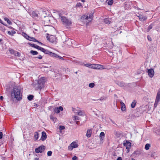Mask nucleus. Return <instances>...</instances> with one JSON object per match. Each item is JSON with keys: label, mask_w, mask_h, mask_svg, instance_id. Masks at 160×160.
Here are the masks:
<instances>
[{"label": "nucleus", "mask_w": 160, "mask_h": 160, "mask_svg": "<svg viewBox=\"0 0 160 160\" xmlns=\"http://www.w3.org/2000/svg\"><path fill=\"white\" fill-rule=\"evenodd\" d=\"M22 93L21 89L18 86H14L12 90L11 97L12 98H15L18 101H20L22 99Z\"/></svg>", "instance_id": "f257e3e1"}, {"label": "nucleus", "mask_w": 160, "mask_h": 160, "mask_svg": "<svg viewBox=\"0 0 160 160\" xmlns=\"http://www.w3.org/2000/svg\"><path fill=\"white\" fill-rule=\"evenodd\" d=\"M45 78L44 77L40 78L38 80H36L33 83V86L36 90H41L44 87L45 82Z\"/></svg>", "instance_id": "f03ea898"}, {"label": "nucleus", "mask_w": 160, "mask_h": 160, "mask_svg": "<svg viewBox=\"0 0 160 160\" xmlns=\"http://www.w3.org/2000/svg\"><path fill=\"white\" fill-rule=\"evenodd\" d=\"M59 18L60 19L62 24L68 28L71 26L72 22L70 19H68L66 17L62 16L60 13L59 14Z\"/></svg>", "instance_id": "7ed1b4c3"}, {"label": "nucleus", "mask_w": 160, "mask_h": 160, "mask_svg": "<svg viewBox=\"0 0 160 160\" xmlns=\"http://www.w3.org/2000/svg\"><path fill=\"white\" fill-rule=\"evenodd\" d=\"M47 40L52 43H56L57 42V38L55 36L51 35L50 37L47 36Z\"/></svg>", "instance_id": "20e7f679"}, {"label": "nucleus", "mask_w": 160, "mask_h": 160, "mask_svg": "<svg viewBox=\"0 0 160 160\" xmlns=\"http://www.w3.org/2000/svg\"><path fill=\"white\" fill-rule=\"evenodd\" d=\"M45 149V147L44 145L40 146L35 149V151L37 153H42Z\"/></svg>", "instance_id": "39448f33"}, {"label": "nucleus", "mask_w": 160, "mask_h": 160, "mask_svg": "<svg viewBox=\"0 0 160 160\" xmlns=\"http://www.w3.org/2000/svg\"><path fill=\"white\" fill-rule=\"evenodd\" d=\"M94 13L91 12V13H88L87 14V17L85 18L86 20H88L89 19H91V21L93 19V18Z\"/></svg>", "instance_id": "423d86ee"}, {"label": "nucleus", "mask_w": 160, "mask_h": 160, "mask_svg": "<svg viewBox=\"0 0 160 160\" xmlns=\"http://www.w3.org/2000/svg\"><path fill=\"white\" fill-rule=\"evenodd\" d=\"M123 145L124 146L126 147V148L128 150H129L131 147V143L129 141H126V142L123 143Z\"/></svg>", "instance_id": "0eeeda50"}, {"label": "nucleus", "mask_w": 160, "mask_h": 160, "mask_svg": "<svg viewBox=\"0 0 160 160\" xmlns=\"http://www.w3.org/2000/svg\"><path fill=\"white\" fill-rule=\"evenodd\" d=\"M63 110V108L62 106H60L59 107L55 108L54 109V111L55 113H58L60 112V111H62Z\"/></svg>", "instance_id": "6e6552de"}, {"label": "nucleus", "mask_w": 160, "mask_h": 160, "mask_svg": "<svg viewBox=\"0 0 160 160\" xmlns=\"http://www.w3.org/2000/svg\"><path fill=\"white\" fill-rule=\"evenodd\" d=\"M47 135L46 132L44 131H43L42 132V136L41 137L40 139L42 141H45L47 138Z\"/></svg>", "instance_id": "1a4fd4ad"}, {"label": "nucleus", "mask_w": 160, "mask_h": 160, "mask_svg": "<svg viewBox=\"0 0 160 160\" xmlns=\"http://www.w3.org/2000/svg\"><path fill=\"white\" fill-rule=\"evenodd\" d=\"M148 75L149 77L152 78L153 77L154 75V71L152 68H150L148 70Z\"/></svg>", "instance_id": "9d476101"}, {"label": "nucleus", "mask_w": 160, "mask_h": 160, "mask_svg": "<svg viewBox=\"0 0 160 160\" xmlns=\"http://www.w3.org/2000/svg\"><path fill=\"white\" fill-rule=\"evenodd\" d=\"M95 69H105L104 66L100 64H93Z\"/></svg>", "instance_id": "9b49d317"}, {"label": "nucleus", "mask_w": 160, "mask_h": 160, "mask_svg": "<svg viewBox=\"0 0 160 160\" xmlns=\"http://www.w3.org/2000/svg\"><path fill=\"white\" fill-rule=\"evenodd\" d=\"M52 54L51 57H55L56 58H58L59 59L62 60H64L63 57L59 56L54 53L53 52Z\"/></svg>", "instance_id": "f8f14e48"}, {"label": "nucleus", "mask_w": 160, "mask_h": 160, "mask_svg": "<svg viewBox=\"0 0 160 160\" xmlns=\"http://www.w3.org/2000/svg\"><path fill=\"white\" fill-rule=\"evenodd\" d=\"M115 83L120 87H123L126 86V85L123 82H120L118 81H115Z\"/></svg>", "instance_id": "ddd939ff"}, {"label": "nucleus", "mask_w": 160, "mask_h": 160, "mask_svg": "<svg viewBox=\"0 0 160 160\" xmlns=\"http://www.w3.org/2000/svg\"><path fill=\"white\" fill-rule=\"evenodd\" d=\"M64 44L67 46L68 47L72 45V42L71 40L68 39L67 40H66L64 42Z\"/></svg>", "instance_id": "4468645a"}, {"label": "nucleus", "mask_w": 160, "mask_h": 160, "mask_svg": "<svg viewBox=\"0 0 160 160\" xmlns=\"http://www.w3.org/2000/svg\"><path fill=\"white\" fill-rule=\"evenodd\" d=\"M44 52L45 54H47L49 55L50 56H51L52 54V52H50L48 50L45 49L42 52Z\"/></svg>", "instance_id": "2eb2a0df"}, {"label": "nucleus", "mask_w": 160, "mask_h": 160, "mask_svg": "<svg viewBox=\"0 0 160 160\" xmlns=\"http://www.w3.org/2000/svg\"><path fill=\"white\" fill-rule=\"evenodd\" d=\"M121 110L122 111H125L126 110V106L123 102L121 103Z\"/></svg>", "instance_id": "dca6fc26"}, {"label": "nucleus", "mask_w": 160, "mask_h": 160, "mask_svg": "<svg viewBox=\"0 0 160 160\" xmlns=\"http://www.w3.org/2000/svg\"><path fill=\"white\" fill-rule=\"evenodd\" d=\"M155 101L159 102L160 101V92H158Z\"/></svg>", "instance_id": "f3484780"}, {"label": "nucleus", "mask_w": 160, "mask_h": 160, "mask_svg": "<svg viewBox=\"0 0 160 160\" xmlns=\"http://www.w3.org/2000/svg\"><path fill=\"white\" fill-rule=\"evenodd\" d=\"M38 12L37 11H34L32 12V16L33 17H38Z\"/></svg>", "instance_id": "a211bd4d"}, {"label": "nucleus", "mask_w": 160, "mask_h": 160, "mask_svg": "<svg viewBox=\"0 0 160 160\" xmlns=\"http://www.w3.org/2000/svg\"><path fill=\"white\" fill-rule=\"evenodd\" d=\"M7 33L9 35L13 36L16 33V32L14 30H12L11 31H8Z\"/></svg>", "instance_id": "6ab92c4d"}, {"label": "nucleus", "mask_w": 160, "mask_h": 160, "mask_svg": "<svg viewBox=\"0 0 160 160\" xmlns=\"http://www.w3.org/2000/svg\"><path fill=\"white\" fill-rule=\"evenodd\" d=\"M105 137V134L104 132H101L100 134V140H102Z\"/></svg>", "instance_id": "aec40b11"}, {"label": "nucleus", "mask_w": 160, "mask_h": 160, "mask_svg": "<svg viewBox=\"0 0 160 160\" xmlns=\"http://www.w3.org/2000/svg\"><path fill=\"white\" fill-rule=\"evenodd\" d=\"M92 131L91 130H88L87 131L86 136L87 137L89 138L91 136Z\"/></svg>", "instance_id": "412c9836"}, {"label": "nucleus", "mask_w": 160, "mask_h": 160, "mask_svg": "<svg viewBox=\"0 0 160 160\" xmlns=\"http://www.w3.org/2000/svg\"><path fill=\"white\" fill-rule=\"evenodd\" d=\"M39 133L37 132H35L34 134V138L35 141L37 140L39 138Z\"/></svg>", "instance_id": "4be33fe9"}, {"label": "nucleus", "mask_w": 160, "mask_h": 160, "mask_svg": "<svg viewBox=\"0 0 160 160\" xmlns=\"http://www.w3.org/2000/svg\"><path fill=\"white\" fill-rule=\"evenodd\" d=\"M71 145L72 146L73 148H76L78 147V144L75 142H73L71 144Z\"/></svg>", "instance_id": "5701e85b"}, {"label": "nucleus", "mask_w": 160, "mask_h": 160, "mask_svg": "<svg viewBox=\"0 0 160 160\" xmlns=\"http://www.w3.org/2000/svg\"><path fill=\"white\" fill-rule=\"evenodd\" d=\"M28 44L30 46H31L33 48H36L37 49H38V48H37V47H39V46H38V45H36L34 44H32L30 42L28 43Z\"/></svg>", "instance_id": "b1692460"}, {"label": "nucleus", "mask_w": 160, "mask_h": 160, "mask_svg": "<svg viewBox=\"0 0 160 160\" xmlns=\"http://www.w3.org/2000/svg\"><path fill=\"white\" fill-rule=\"evenodd\" d=\"M4 19L5 21H7V22L9 25H11L12 24V22L8 18H4Z\"/></svg>", "instance_id": "393cba45"}, {"label": "nucleus", "mask_w": 160, "mask_h": 160, "mask_svg": "<svg viewBox=\"0 0 160 160\" xmlns=\"http://www.w3.org/2000/svg\"><path fill=\"white\" fill-rule=\"evenodd\" d=\"M137 103L136 101L135 100H133L131 104V107L132 108H134L136 105Z\"/></svg>", "instance_id": "a878e982"}, {"label": "nucleus", "mask_w": 160, "mask_h": 160, "mask_svg": "<svg viewBox=\"0 0 160 160\" xmlns=\"http://www.w3.org/2000/svg\"><path fill=\"white\" fill-rule=\"evenodd\" d=\"M34 96L33 95H30L28 96V99L29 101H32L33 99Z\"/></svg>", "instance_id": "bb28decb"}, {"label": "nucleus", "mask_w": 160, "mask_h": 160, "mask_svg": "<svg viewBox=\"0 0 160 160\" xmlns=\"http://www.w3.org/2000/svg\"><path fill=\"white\" fill-rule=\"evenodd\" d=\"M22 35L27 40H28V39L30 38V36L27 35L26 33L25 32L22 33Z\"/></svg>", "instance_id": "cd10ccee"}, {"label": "nucleus", "mask_w": 160, "mask_h": 160, "mask_svg": "<svg viewBox=\"0 0 160 160\" xmlns=\"http://www.w3.org/2000/svg\"><path fill=\"white\" fill-rule=\"evenodd\" d=\"M30 53L33 55H37L38 54V52L36 51L31 50Z\"/></svg>", "instance_id": "c85d7f7f"}, {"label": "nucleus", "mask_w": 160, "mask_h": 160, "mask_svg": "<svg viewBox=\"0 0 160 160\" xmlns=\"http://www.w3.org/2000/svg\"><path fill=\"white\" fill-rule=\"evenodd\" d=\"M154 25L153 23L151 24L148 27V28L147 30V32H148L151 29H152Z\"/></svg>", "instance_id": "c756f323"}, {"label": "nucleus", "mask_w": 160, "mask_h": 160, "mask_svg": "<svg viewBox=\"0 0 160 160\" xmlns=\"http://www.w3.org/2000/svg\"><path fill=\"white\" fill-rule=\"evenodd\" d=\"M114 133L116 136L118 137H120V136L122 135V134L119 132L116 131Z\"/></svg>", "instance_id": "7c9ffc66"}, {"label": "nucleus", "mask_w": 160, "mask_h": 160, "mask_svg": "<svg viewBox=\"0 0 160 160\" xmlns=\"http://www.w3.org/2000/svg\"><path fill=\"white\" fill-rule=\"evenodd\" d=\"M28 40L30 41H32L34 42H38V40L34 38L33 37H30L29 39H28Z\"/></svg>", "instance_id": "2f4dec72"}, {"label": "nucleus", "mask_w": 160, "mask_h": 160, "mask_svg": "<svg viewBox=\"0 0 160 160\" xmlns=\"http://www.w3.org/2000/svg\"><path fill=\"white\" fill-rule=\"evenodd\" d=\"M150 146L151 145L150 144L147 143L145 145V148L146 150H148L149 149Z\"/></svg>", "instance_id": "473e14b6"}, {"label": "nucleus", "mask_w": 160, "mask_h": 160, "mask_svg": "<svg viewBox=\"0 0 160 160\" xmlns=\"http://www.w3.org/2000/svg\"><path fill=\"white\" fill-rule=\"evenodd\" d=\"M113 0H110L107 3L108 5L111 6L113 4Z\"/></svg>", "instance_id": "72a5a7b5"}, {"label": "nucleus", "mask_w": 160, "mask_h": 160, "mask_svg": "<svg viewBox=\"0 0 160 160\" xmlns=\"http://www.w3.org/2000/svg\"><path fill=\"white\" fill-rule=\"evenodd\" d=\"M50 118L53 121H56V120L57 119V118L52 115L50 116Z\"/></svg>", "instance_id": "f704fd0d"}, {"label": "nucleus", "mask_w": 160, "mask_h": 160, "mask_svg": "<svg viewBox=\"0 0 160 160\" xmlns=\"http://www.w3.org/2000/svg\"><path fill=\"white\" fill-rule=\"evenodd\" d=\"M14 55L15 56L20 57V54L19 52L15 51V53H14Z\"/></svg>", "instance_id": "c9c22d12"}, {"label": "nucleus", "mask_w": 160, "mask_h": 160, "mask_svg": "<svg viewBox=\"0 0 160 160\" xmlns=\"http://www.w3.org/2000/svg\"><path fill=\"white\" fill-rule=\"evenodd\" d=\"M104 22L106 24H109L110 22L109 19L108 18L105 19L104 20Z\"/></svg>", "instance_id": "e433bc0d"}, {"label": "nucleus", "mask_w": 160, "mask_h": 160, "mask_svg": "<svg viewBox=\"0 0 160 160\" xmlns=\"http://www.w3.org/2000/svg\"><path fill=\"white\" fill-rule=\"evenodd\" d=\"M95 86V84L93 82H91L89 84V87L90 88H93Z\"/></svg>", "instance_id": "4c0bfd02"}, {"label": "nucleus", "mask_w": 160, "mask_h": 160, "mask_svg": "<svg viewBox=\"0 0 160 160\" xmlns=\"http://www.w3.org/2000/svg\"><path fill=\"white\" fill-rule=\"evenodd\" d=\"M65 128V127L64 126L60 125L59 127V129L60 131L64 130Z\"/></svg>", "instance_id": "58836bf2"}, {"label": "nucleus", "mask_w": 160, "mask_h": 160, "mask_svg": "<svg viewBox=\"0 0 160 160\" xmlns=\"http://www.w3.org/2000/svg\"><path fill=\"white\" fill-rule=\"evenodd\" d=\"M9 52L11 54H13V55H14V53H15V51L13 50V49H9Z\"/></svg>", "instance_id": "ea45409f"}, {"label": "nucleus", "mask_w": 160, "mask_h": 160, "mask_svg": "<svg viewBox=\"0 0 160 160\" xmlns=\"http://www.w3.org/2000/svg\"><path fill=\"white\" fill-rule=\"evenodd\" d=\"M37 48H38L37 49L38 50H40L41 51L43 52V51L45 49L42 48V47H41L40 46H39Z\"/></svg>", "instance_id": "a19ab883"}, {"label": "nucleus", "mask_w": 160, "mask_h": 160, "mask_svg": "<svg viewBox=\"0 0 160 160\" xmlns=\"http://www.w3.org/2000/svg\"><path fill=\"white\" fill-rule=\"evenodd\" d=\"M140 151H135L132 153V155L134 156V154L138 155L140 154Z\"/></svg>", "instance_id": "79ce46f5"}, {"label": "nucleus", "mask_w": 160, "mask_h": 160, "mask_svg": "<svg viewBox=\"0 0 160 160\" xmlns=\"http://www.w3.org/2000/svg\"><path fill=\"white\" fill-rule=\"evenodd\" d=\"M158 102H159L155 101L154 104V108H155L157 107V106L158 103Z\"/></svg>", "instance_id": "37998d69"}, {"label": "nucleus", "mask_w": 160, "mask_h": 160, "mask_svg": "<svg viewBox=\"0 0 160 160\" xmlns=\"http://www.w3.org/2000/svg\"><path fill=\"white\" fill-rule=\"evenodd\" d=\"M158 102H159L155 101L154 104V108H155L157 107V106L158 103Z\"/></svg>", "instance_id": "c03bdc74"}, {"label": "nucleus", "mask_w": 160, "mask_h": 160, "mask_svg": "<svg viewBox=\"0 0 160 160\" xmlns=\"http://www.w3.org/2000/svg\"><path fill=\"white\" fill-rule=\"evenodd\" d=\"M52 154V152L51 151H48L47 152V155L48 156H51Z\"/></svg>", "instance_id": "a18cd8bd"}, {"label": "nucleus", "mask_w": 160, "mask_h": 160, "mask_svg": "<svg viewBox=\"0 0 160 160\" xmlns=\"http://www.w3.org/2000/svg\"><path fill=\"white\" fill-rule=\"evenodd\" d=\"M68 150L71 151L72 150L73 148L70 144V145L68 147Z\"/></svg>", "instance_id": "49530a36"}, {"label": "nucleus", "mask_w": 160, "mask_h": 160, "mask_svg": "<svg viewBox=\"0 0 160 160\" xmlns=\"http://www.w3.org/2000/svg\"><path fill=\"white\" fill-rule=\"evenodd\" d=\"M0 29L3 32H4L5 30V27L3 26V27H0Z\"/></svg>", "instance_id": "de8ad7c7"}, {"label": "nucleus", "mask_w": 160, "mask_h": 160, "mask_svg": "<svg viewBox=\"0 0 160 160\" xmlns=\"http://www.w3.org/2000/svg\"><path fill=\"white\" fill-rule=\"evenodd\" d=\"M86 17H87L86 14L82 15V16H81V19L85 20V18H86Z\"/></svg>", "instance_id": "09e8293b"}, {"label": "nucleus", "mask_w": 160, "mask_h": 160, "mask_svg": "<svg viewBox=\"0 0 160 160\" xmlns=\"http://www.w3.org/2000/svg\"><path fill=\"white\" fill-rule=\"evenodd\" d=\"M82 6V4L80 2H78L77 3L76 5V7H80Z\"/></svg>", "instance_id": "8fccbe9b"}, {"label": "nucleus", "mask_w": 160, "mask_h": 160, "mask_svg": "<svg viewBox=\"0 0 160 160\" xmlns=\"http://www.w3.org/2000/svg\"><path fill=\"white\" fill-rule=\"evenodd\" d=\"M78 115L80 116H83V113L82 111H80L78 112Z\"/></svg>", "instance_id": "3c124183"}, {"label": "nucleus", "mask_w": 160, "mask_h": 160, "mask_svg": "<svg viewBox=\"0 0 160 160\" xmlns=\"http://www.w3.org/2000/svg\"><path fill=\"white\" fill-rule=\"evenodd\" d=\"M138 17H139V19L141 20V21H142V20L143 19V17L142 16V15H139V16H138Z\"/></svg>", "instance_id": "603ef678"}, {"label": "nucleus", "mask_w": 160, "mask_h": 160, "mask_svg": "<svg viewBox=\"0 0 160 160\" xmlns=\"http://www.w3.org/2000/svg\"><path fill=\"white\" fill-rule=\"evenodd\" d=\"M72 160H78V158L77 157L75 156L72 158Z\"/></svg>", "instance_id": "864d4df0"}, {"label": "nucleus", "mask_w": 160, "mask_h": 160, "mask_svg": "<svg viewBox=\"0 0 160 160\" xmlns=\"http://www.w3.org/2000/svg\"><path fill=\"white\" fill-rule=\"evenodd\" d=\"M156 155V153L155 152H152L151 153V157H154V156Z\"/></svg>", "instance_id": "5fc2aeb1"}, {"label": "nucleus", "mask_w": 160, "mask_h": 160, "mask_svg": "<svg viewBox=\"0 0 160 160\" xmlns=\"http://www.w3.org/2000/svg\"><path fill=\"white\" fill-rule=\"evenodd\" d=\"M106 99V98H105L104 97H102L100 98L99 99L100 100H105ZM99 99L97 100H98Z\"/></svg>", "instance_id": "6e6d98bb"}, {"label": "nucleus", "mask_w": 160, "mask_h": 160, "mask_svg": "<svg viewBox=\"0 0 160 160\" xmlns=\"http://www.w3.org/2000/svg\"><path fill=\"white\" fill-rule=\"evenodd\" d=\"M36 58L39 59H41L42 58V56H41V55H39V56L37 57Z\"/></svg>", "instance_id": "4d7b16f0"}, {"label": "nucleus", "mask_w": 160, "mask_h": 160, "mask_svg": "<svg viewBox=\"0 0 160 160\" xmlns=\"http://www.w3.org/2000/svg\"><path fill=\"white\" fill-rule=\"evenodd\" d=\"M2 132H0V139H2Z\"/></svg>", "instance_id": "13d9d810"}, {"label": "nucleus", "mask_w": 160, "mask_h": 160, "mask_svg": "<svg viewBox=\"0 0 160 160\" xmlns=\"http://www.w3.org/2000/svg\"><path fill=\"white\" fill-rule=\"evenodd\" d=\"M91 65H92L90 64H87L85 65V66H86L87 67H91Z\"/></svg>", "instance_id": "bf43d9fd"}, {"label": "nucleus", "mask_w": 160, "mask_h": 160, "mask_svg": "<svg viewBox=\"0 0 160 160\" xmlns=\"http://www.w3.org/2000/svg\"><path fill=\"white\" fill-rule=\"evenodd\" d=\"M147 38H148V40L149 41H151V40H152L151 38V37H149V36H148Z\"/></svg>", "instance_id": "052dcab7"}, {"label": "nucleus", "mask_w": 160, "mask_h": 160, "mask_svg": "<svg viewBox=\"0 0 160 160\" xmlns=\"http://www.w3.org/2000/svg\"><path fill=\"white\" fill-rule=\"evenodd\" d=\"M74 118H75V120H79V118L78 116H75Z\"/></svg>", "instance_id": "680f3d73"}, {"label": "nucleus", "mask_w": 160, "mask_h": 160, "mask_svg": "<svg viewBox=\"0 0 160 160\" xmlns=\"http://www.w3.org/2000/svg\"><path fill=\"white\" fill-rule=\"evenodd\" d=\"M9 28L11 29H12L14 30V28H13V27H12L11 26H9L8 27V26H7Z\"/></svg>", "instance_id": "e2e57ef3"}, {"label": "nucleus", "mask_w": 160, "mask_h": 160, "mask_svg": "<svg viewBox=\"0 0 160 160\" xmlns=\"http://www.w3.org/2000/svg\"><path fill=\"white\" fill-rule=\"evenodd\" d=\"M38 42V43L40 44L41 45H44V44L40 42L39 41H38V42Z\"/></svg>", "instance_id": "0e129e2a"}, {"label": "nucleus", "mask_w": 160, "mask_h": 160, "mask_svg": "<svg viewBox=\"0 0 160 160\" xmlns=\"http://www.w3.org/2000/svg\"><path fill=\"white\" fill-rule=\"evenodd\" d=\"M3 99V97L2 96H0V100L2 101Z\"/></svg>", "instance_id": "69168bd1"}, {"label": "nucleus", "mask_w": 160, "mask_h": 160, "mask_svg": "<svg viewBox=\"0 0 160 160\" xmlns=\"http://www.w3.org/2000/svg\"><path fill=\"white\" fill-rule=\"evenodd\" d=\"M117 160H122V158L121 157H119L118 158Z\"/></svg>", "instance_id": "338daca9"}, {"label": "nucleus", "mask_w": 160, "mask_h": 160, "mask_svg": "<svg viewBox=\"0 0 160 160\" xmlns=\"http://www.w3.org/2000/svg\"><path fill=\"white\" fill-rule=\"evenodd\" d=\"M110 120L112 123L116 124L115 123L114 121L113 120H112L111 119H110Z\"/></svg>", "instance_id": "774afa93"}]
</instances>
